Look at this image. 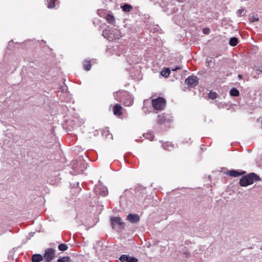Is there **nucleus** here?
Segmentation results:
<instances>
[{
	"label": "nucleus",
	"instance_id": "f257e3e1",
	"mask_svg": "<svg viewBox=\"0 0 262 262\" xmlns=\"http://www.w3.org/2000/svg\"><path fill=\"white\" fill-rule=\"evenodd\" d=\"M120 31L116 29H105L103 31V35L110 41L119 39L120 37Z\"/></svg>",
	"mask_w": 262,
	"mask_h": 262
},
{
	"label": "nucleus",
	"instance_id": "f03ea898",
	"mask_svg": "<svg viewBox=\"0 0 262 262\" xmlns=\"http://www.w3.org/2000/svg\"><path fill=\"white\" fill-rule=\"evenodd\" d=\"M258 177L254 173H251L246 176L242 177L240 180V184L242 186H247L252 184L254 181L257 180Z\"/></svg>",
	"mask_w": 262,
	"mask_h": 262
},
{
	"label": "nucleus",
	"instance_id": "7ed1b4c3",
	"mask_svg": "<svg viewBox=\"0 0 262 262\" xmlns=\"http://www.w3.org/2000/svg\"><path fill=\"white\" fill-rule=\"evenodd\" d=\"M151 104L155 111H162L164 107V98L159 97L151 100Z\"/></svg>",
	"mask_w": 262,
	"mask_h": 262
},
{
	"label": "nucleus",
	"instance_id": "20e7f679",
	"mask_svg": "<svg viewBox=\"0 0 262 262\" xmlns=\"http://www.w3.org/2000/svg\"><path fill=\"white\" fill-rule=\"evenodd\" d=\"M55 257V250L52 248H48L45 251L43 259L45 262H51Z\"/></svg>",
	"mask_w": 262,
	"mask_h": 262
},
{
	"label": "nucleus",
	"instance_id": "39448f33",
	"mask_svg": "<svg viewBox=\"0 0 262 262\" xmlns=\"http://www.w3.org/2000/svg\"><path fill=\"white\" fill-rule=\"evenodd\" d=\"M111 226L113 228H115L116 226H121L123 225L121 219L120 217H112L111 218Z\"/></svg>",
	"mask_w": 262,
	"mask_h": 262
},
{
	"label": "nucleus",
	"instance_id": "423d86ee",
	"mask_svg": "<svg viewBox=\"0 0 262 262\" xmlns=\"http://www.w3.org/2000/svg\"><path fill=\"white\" fill-rule=\"evenodd\" d=\"M186 84L191 86H195L198 83V79L196 76H189L185 81Z\"/></svg>",
	"mask_w": 262,
	"mask_h": 262
},
{
	"label": "nucleus",
	"instance_id": "0eeeda50",
	"mask_svg": "<svg viewBox=\"0 0 262 262\" xmlns=\"http://www.w3.org/2000/svg\"><path fill=\"white\" fill-rule=\"evenodd\" d=\"M123 109L120 104L117 103L113 106V112L115 116L120 117L122 115V111Z\"/></svg>",
	"mask_w": 262,
	"mask_h": 262
},
{
	"label": "nucleus",
	"instance_id": "6e6552de",
	"mask_svg": "<svg viewBox=\"0 0 262 262\" xmlns=\"http://www.w3.org/2000/svg\"><path fill=\"white\" fill-rule=\"evenodd\" d=\"M127 220H128L131 223H137L140 221V216L139 215L136 214H132L129 213L126 218Z\"/></svg>",
	"mask_w": 262,
	"mask_h": 262
},
{
	"label": "nucleus",
	"instance_id": "1a4fd4ad",
	"mask_svg": "<svg viewBox=\"0 0 262 262\" xmlns=\"http://www.w3.org/2000/svg\"><path fill=\"white\" fill-rule=\"evenodd\" d=\"M121 262H138V259L135 257H130L126 255H122L120 257Z\"/></svg>",
	"mask_w": 262,
	"mask_h": 262
},
{
	"label": "nucleus",
	"instance_id": "9d476101",
	"mask_svg": "<svg viewBox=\"0 0 262 262\" xmlns=\"http://www.w3.org/2000/svg\"><path fill=\"white\" fill-rule=\"evenodd\" d=\"M123 104L126 106H130L133 104V100L130 96L127 94L123 100Z\"/></svg>",
	"mask_w": 262,
	"mask_h": 262
},
{
	"label": "nucleus",
	"instance_id": "9b49d317",
	"mask_svg": "<svg viewBox=\"0 0 262 262\" xmlns=\"http://www.w3.org/2000/svg\"><path fill=\"white\" fill-rule=\"evenodd\" d=\"M43 259V256L40 254H35L33 255L31 258L32 262H40Z\"/></svg>",
	"mask_w": 262,
	"mask_h": 262
},
{
	"label": "nucleus",
	"instance_id": "f8f14e48",
	"mask_svg": "<svg viewBox=\"0 0 262 262\" xmlns=\"http://www.w3.org/2000/svg\"><path fill=\"white\" fill-rule=\"evenodd\" d=\"M105 18L108 23L112 25L115 24V18L114 15L108 14L105 16Z\"/></svg>",
	"mask_w": 262,
	"mask_h": 262
},
{
	"label": "nucleus",
	"instance_id": "ddd939ff",
	"mask_svg": "<svg viewBox=\"0 0 262 262\" xmlns=\"http://www.w3.org/2000/svg\"><path fill=\"white\" fill-rule=\"evenodd\" d=\"M83 66L84 69L86 71L90 70L91 69V67H92V64L91 63V61H88V60H85L83 62Z\"/></svg>",
	"mask_w": 262,
	"mask_h": 262
},
{
	"label": "nucleus",
	"instance_id": "4468645a",
	"mask_svg": "<svg viewBox=\"0 0 262 262\" xmlns=\"http://www.w3.org/2000/svg\"><path fill=\"white\" fill-rule=\"evenodd\" d=\"M97 189L101 190L100 194L102 196H105L108 193L107 190L105 187H101L100 188L97 187L96 188V192H97Z\"/></svg>",
	"mask_w": 262,
	"mask_h": 262
},
{
	"label": "nucleus",
	"instance_id": "2eb2a0df",
	"mask_svg": "<svg viewBox=\"0 0 262 262\" xmlns=\"http://www.w3.org/2000/svg\"><path fill=\"white\" fill-rule=\"evenodd\" d=\"M46 4L49 8H53L55 6L56 0H46Z\"/></svg>",
	"mask_w": 262,
	"mask_h": 262
},
{
	"label": "nucleus",
	"instance_id": "dca6fc26",
	"mask_svg": "<svg viewBox=\"0 0 262 262\" xmlns=\"http://www.w3.org/2000/svg\"><path fill=\"white\" fill-rule=\"evenodd\" d=\"M121 8L124 11L128 12L132 10L133 7L130 5L125 4L123 6H121Z\"/></svg>",
	"mask_w": 262,
	"mask_h": 262
},
{
	"label": "nucleus",
	"instance_id": "f3484780",
	"mask_svg": "<svg viewBox=\"0 0 262 262\" xmlns=\"http://www.w3.org/2000/svg\"><path fill=\"white\" fill-rule=\"evenodd\" d=\"M228 174L233 177H237L241 176V173L235 170H230L228 172Z\"/></svg>",
	"mask_w": 262,
	"mask_h": 262
},
{
	"label": "nucleus",
	"instance_id": "a211bd4d",
	"mask_svg": "<svg viewBox=\"0 0 262 262\" xmlns=\"http://www.w3.org/2000/svg\"><path fill=\"white\" fill-rule=\"evenodd\" d=\"M157 123L159 125H162L164 123L163 115H158L157 119Z\"/></svg>",
	"mask_w": 262,
	"mask_h": 262
},
{
	"label": "nucleus",
	"instance_id": "6ab92c4d",
	"mask_svg": "<svg viewBox=\"0 0 262 262\" xmlns=\"http://www.w3.org/2000/svg\"><path fill=\"white\" fill-rule=\"evenodd\" d=\"M238 42V39L236 37H232L229 40V44L231 46H235Z\"/></svg>",
	"mask_w": 262,
	"mask_h": 262
},
{
	"label": "nucleus",
	"instance_id": "aec40b11",
	"mask_svg": "<svg viewBox=\"0 0 262 262\" xmlns=\"http://www.w3.org/2000/svg\"><path fill=\"white\" fill-rule=\"evenodd\" d=\"M57 262H71V259L69 256H64L58 259Z\"/></svg>",
	"mask_w": 262,
	"mask_h": 262
},
{
	"label": "nucleus",
	"instance_id": "412c9836",
	"mask_svg": "<svg viewBox=\"0 0 262 262\" xmlns=\"http://www.w3.org/2000/svg\"><path fill=\"white\" fill-rule=\"evenodd\" d=\"M230 94L233 96H238L239 95V91L237 89L233 88L230 90Z\"/></svg>",
	"mask_w": 262,
	"mask_h": 262
},
{
	"label": "nucleus",
	"instance_id": "4be33fe9",
	"mask_svg": "<svg viewBox=\"0 0 262 262\" xmlns=\"http://www.w3.org/2000/svg\"><path fill=\"white\" fill-rule=\"evenodd\" d=\"M58 249L60 251H66V250H67L68 249V246L66 244H61L58 245Z\"/></svg>",
	"mask_w": 262,
	"mask_h": 262
},
{
	"label": "nucleus",
	"instance_id": "5701e85b",
	"mask_svg": "<svg viewBox=\"0 0 262 262\" xmlns=\"http://www.w3.org/2000/svg\"><path fill=\"white\" fill-rule=\"evenodd\" d=\"M208 97L210 99H214L216 98L217 94L215 92H211L209 93Z\"/></svg>",
	"mask_w": 262,
	"mask_h": 262
},
{
	"label": "nucleus",
	"instance_id": "b1692460",
	"mask_svg": "<svg viewBox=\"0 0 262 262\" xmlns=\"http://www.w3.org/2000/svg\"><path fill=\"white\" fill-rule=\"evenodd\" d=\"M236 14L238 16L240 17L245 14V10L243 8H241L237 11Z\"/></svg>",
	"mask_w": 262,
	"mask_h": 262
},
{
	"label": "nucleus",
	"instance_id": "393cba45",
	"mask_svg": "<svg viewBox=\"0 0 262 262\" xmlns=\"http://www.w3.org/2000/svg\"><path fill=\"white\" fill-rule=\"evenodd\" d=\"M206 64L207 66L211 67L213 66L214 62L212 61L211 58L207 59L206 60Z\"/></svg>",
	"mask_w": 262,
	"mask_h": 262
},
{
	"label": "nucleus",
	"instance_id": "a878e982",
	"mask_svg": "<svg viewBox=\"0 0 262 262\" xmlns=\"http://www.w3.org/2000/svg\"><path fill=\"white\" fill-rule=\"evenodd\" d=\"M146 138H147L150 141H152L154 138V136L152 133H147Z\"/></svg>",
	"mask_w": 262,
	"mask_h": 262
},
{
	"label": "nucleus",
	"instance_id": "bb28decb",
	"mask_svg": "<svg viewBox=\"0 0 262 262\" xmlns=\"http://www.w3.org/2000/svg\"><path fill=\"white\" fill-rule=\"evenodd\" d=\"M259 20L258 17L256 16H252L250 18V21L251 23H253L255 21H257Z\"/></svg>",
	"mask_w": 262,
	"mask_h": 262
},
{
	"label": "nucleus",
	"instance_id": "cd10ccee",
	"mask_svg": "<svg viewBox=\"0 0 262 262\" xmlns=\"http://www.w3.org/2000/svg\"><path fill=\"white\" fill-rule=\"evenodd\" d=\"M170 72V70L169 68H166L165 69V77H167L169 75Z\"/></svg>",
	"mask_w": 262,
	"mask_h": 262
},
{
	"label": "nucleus",
	"instance_id": "c85d7f7f",
	"mask_svg": "<svg viewBox=\"0 0 262 262\" xmlns=\"http://www.w3.org/2000/svg\"><path fill=\"white\" fill-rule=\"evenodd\" d=\"M203 31L204 34H208L210 32V29L209 28H206L204 29Z\"/></svg>",
	"mask_w": 262,
	"mask_h": 262
},
{
	"label": "nucleus",
	"instance_id": "c756f323",
	"mask_svg": "<svg viewBox=\"0 0 262 262\" xmlns=\"http://www.w3.org/2000/svg\"><path fill=\"white\" fill-rule=\"evenodd\" d=\"M160 74L164 77V70H162L160 72Z\"/></svg>",
	"mask_w": 262,
	"mask_h": 262
},
{
	"label": "nucleus",
	"instance_id": "7c9ffc66",
	"mask_svg": "<svg viewBox=\"0 0 262 262\" xmlns=\"http://www.w3.org/2000/svg\"><path fill=\"white\" fill-rule=\"evenodd\" d=\"M179 69V68H175V69H172V71H176V70H178V69Z\"/></svg>",
	"mask_w": 262,
	"mask_h": 262
},
{
	"label": "nucleus",
	"instance_id": "2f4dec72",
	"mask_svg": "<svg viewBox=\"0 0 262 262\" xmlns=\"http://www.w3.org/2000/svg\"><path fill=\"white\" fill-rule=\"evenodd\" d=\"M179 2H182L183 0H177Z\"/></svg>",
	"mask_w": 262,
	"mask_h": 262
},
{
	"label": "nucleus",
	"instance_id": "473e14b6",
	"mask_svg": "<svg viewBox=\"0 0 262 262\" xmlns=\"http://www.w3.org/2000/svg\"><path fill=\"white\" fill-rule=\"evenodd\" d=\"M260 119H261L260 118H259V119L257 120V121H260Z\"/></svg>",
	"mask_w": 262,
	"mask_h": 262
},
{
	"label": "nucleus",
	"instance_id": "72a5a7b5",
	"mask_svg": "<svg viewBox=\"0 0 262 262\" xmlns=\"http://www.w3.org/2000/svg\"><path fill=\"white\" fill-rule=\"evenodd\" d=\"M260 122L262 123V118H261V120L260 121ZM261 128H262V126H261Z\"/></svg>",
	"mask_w": 262,
	"mask_h": 262
}]
</instances>
